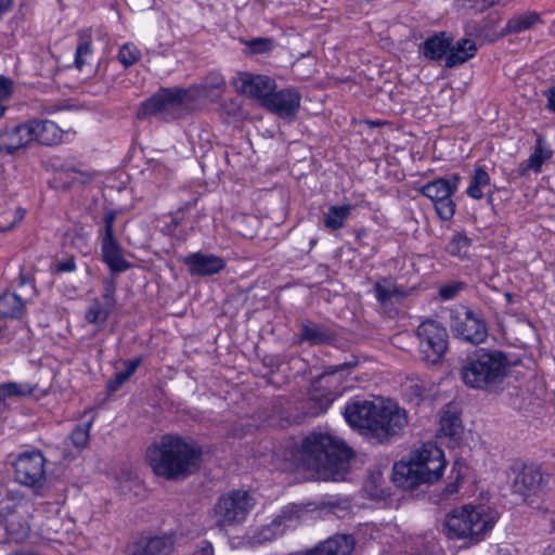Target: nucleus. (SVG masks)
<instances>
[{
  "label": "nucleus",
  "mask_w": 555,
  "mask_h": 555,
  "mask_svg": "<svg viewBox=\"0 0 555 555\" xmlns=\"http://www.w3.org/2000/svg\"><path fill=\"white\" fill-rule=\"evenodd\" d=\"M351 457L352 451L345 441L330 433L310 434L302 440L299 451L301 464L324 480L341 479Z\"/></svg>",
  "instance_id": "1"
},
{
  "label": "nucleus",
  "mask_w": 555,
  "mask_h": 555,
  "mask_svg": "<svg viewBox=\"0 0 555 555\" xmlns=\"http://www.w3.org/2000/svg\"><path fill=\"white\" fill-rule=\"evenodd\" d=\"M202 455L201 449L178 435L166 434L145 452L152 472L166 480L185 478Z\"/></svg>",
  "instance_id": "2"
},
{
  "label": "nucleus",
  "mask_w": 555,
  "mask_h": 555,
  "mask_svg": "<svg viewBox=\"0 0 555 555\" xmlns=\"http://www.w3.org/2000/svg\"><path fill=\"white\" fill-rule=\"evenodd\" d=\"M446 465L442 450L431 442L424 443L411 453L409 461L395 464L392 479L398 487L414 489L439 480Z\"/></svg>",
  "instance_id": "3"
},
{
  "label": "nucleus",
  "mask_w": 555,
  "mask_h": 555,
  "mask_svg": "<svg viewBox=\"0 0 555 555\" xmlns=\"http://www.w3.org/2000/svg\"><path fill=\"white\" fill-rule=\"evenodd\" d=\"M508 375V359L501 350L480 348L461 364L460 376L472 389L494 391Z\"/></svg>",
  "instance_id": "4"
},
{
  "label": "nucleus",
  "mask_w": 555,
  "mask_h": 555,
  "mask_svg": "<svg viewBox=\"0 0 555 555\" xmlns=\"http://www.w3.org/2000/svg\"><path fill=\"white\" fill-rule=\"evenodd\" d=\"M498 513L483 505H464L446 517L444 532L449 539H466L478 543L492 530Z\"/></svg>",
  "instance_id": "5"
},
{
  "label": "nucleus",
  "mask_w": 555,
  "mask_h": 555,
  "mask_svg": "<svg viewBox=\"0 0 555 555\" xmlns=\"http://www.w3.org/2000/svg\"><path fill=\"white\" fill-rule=\"evenodd\" d=\"M358 365V361L353 357L351 361L341 364L332 365L319 375L312 383L309 397L306 401V414L317 416L325 412L333 401L340 396V384L343 377L348 375L351 369Z\"/></svg>",
  "instance_id": "6"
},
{
  "label": "nucleus",
  "mask_w": 555,
  "mask_h": 555,
  "mask_svg": "<svg viewBox=\"0 0 555 555\" xmlns=\"http://www.w3.org/2000/svg\"><path fill=\"white\" fill-rule=\"evenodd\" d=\"M255 505L253 496L242 490H234L221 495L215 507L216 526L220 529L242 524Z\"/></svg>",
  "instance_id": "7"
},
{
  "label": "nucleus",
  "mask_w": 555,
  "mask_h": 555,
  "mask_svg": "<svg viewBox=\"0 0 555 555\" xmlns=\"http://www.w3.org/2000/svg\"><path fill=\"white\" fill-rule=\"evenodd\" d=\"M416 335L422 360L428 364L438 363L448 349L447 330L436 321L427 320L418 325Z\"/></svg>",
  "instance_id": "8"
},
{
  "label": "nucleus",
  "mask_w": 555,
  "mask_h": 555,
  "mask_svg": "<svg viewBox=\"0 0 555 555\" xmlns=\"http://www.w3.org/2000/svg\"><path fill=\"white\" fill-rule=\"evenodd\" d=\"M460 180V176L454 173L430 181L420 189L434 203L437 215L442 220H450L454 216L455 204L452 195L456 192Z\"/></svg>",
  "instance_id": "9"
},
{
  "label": "nucleus",
  "mask_w": 555,
  "mask_h": 555,
  "mask_svg": "<svg viewBox=\"0 0 555 555\" xmlns=\"http://www.w3.org/2000/svg\"><path fill=\"white\" fill-rule=\"evenodd\" d=\"M46 459L40 451L21 453L14 462L15 480L42 494L46 483Z\"/></svg>",
  "instance_id": "10"
},
{
  "label": "nucleus",
  "mask_w": 555,
  "mask_h": 555,
  "mask_svg": "<svg viewBox=\"0 0 555 555\" xmlns=\"http://www.w3.org/2000/svg\"><path fill=\"white\" fill-rule=\"evenodd\" d=\"M450 327L455 336L475 345L481 344L488 336L482 315L466 307L452 311Z\"/></svg>",
  "instance_id": "11"
},
{
  "label": "nucleus",
  "mask_w": 555,
  "mask_h": 555,
  "mask_svg": "<svg viewBox=\"0 0 555 555\" xmlns=\"http://www.w3.org/2000/svg\"><path fill=\"white\" fill-rule=\"evenodd\" d=\"M116 211L108 210L104 214V228L101 231V247L104 262L112 272H124L129 268V263L122 256L121 246L114 235V223L116 220Z\"/></svg>",
  "instance_id": "12"
},
{
  "label": "nucleus",
  "mask_w": 555,
  "mask_h": 555,
  "mask_svg": "<svg viewBox=\"0 0 555 555\" xmlns=\"http://www.w3.org/2000/svg\"><path fill=\"white\" fill-rule=\"evenodd\" d=\"M185 96L186 92L183 90L163 89L141 104L137 116L138 118L173 116L182 106Z\"/></svg>",
  "instance_id": "13"
},
{
  "label": "nucleus",
  "mask_w": 555,
  "mask_h": 555,
  "mask_svg": "<svg viewBox=\"0 0 555 555\" xmlns=\"http://www.w3.org/2000/svg\"><path fill=\"white\" fill-rule=\"evenodd\" d=\"M375 422L373 437L383 442L399 435L408 424V417L397 404L382 401Z\"/></svg>",
  "instance_id": "14"
},
{
  "label": "nucleus",
  "mask_w": 555,
  "mask_h": 555,
  "mask_svg": "<svg viewBox=\"0 0 555 555\" xmlns=\"http://www.w3.org/2000/svg\"><path fill=\"white\" fill-rule=\"evenodd\" d=\"M382 401L354 399L347 403L344 416L347 423L360 430H365L373 436L375 418L377 417Z\"/></svg>",
  "instance_id": "15"
},
{
  "label": "nucleus",
  "mask_w": 555,
  "mask_h": 555,
  "mask_svg": "<svg viewBox=\"0 0 555 555\" xmlns=\"http://www.w3.org/2000/svg\"><path fill=\"white\" fill-rule=\"evenodd\" d=\"M177 535L165 533L162 535L142 537L128 546L129 555H171L175 552Z\"/></svg>",
  "instance_id": "16"
},
{
  "label": "nucleus",
  "mask_w": 555,
  "mask_h": 555,
  "mask_svg": "<svg viewBox=\"0 0 555 555\" xmlns=\"http://www.w3.org/2000/svg\"><path fill=\"white\" fill-rule=\"evenodd\" d=\"M177 535L165 533L162 535L142 537L128 546L129 555H171L175 552Z\"/></svg>",
  "instance_id": "17"
},
{
  "label": "nucleus",
  "mask_w": 555,
  "mask_h": 555,
  "mask_svg": "<svg viewBox=\"0 0 555 555\" xmlns=\"http://www.w3.org/2000/svg\"><path fill=\"white\" fill-rule=\"evenodd\" d=\"M301 95L296 89L287 88L273 91L264 100V107L281 118L292 119L300 108Z\"/></svg>",
  "instance_id": "18"
},
{
  "label": "nucleus",
  "mask_w": 555,
  "mask_h": 555,
  "mask_svg": "<svg viewBox=\"0 0 555 555\" xmlns=\"http://www.w3.org/2000/svg\"><path fill=\"white\" fill-rule=\"evenodd\" d=\"M275 88L276 83L274 79L264 75L243 73L236 80V89L240 92L247 94L250 98L261 100L262 105H264V100L271 96Z\"/></svg>",
  "instance_id": "19"
},
{
  "label": "nucleus",
  "mask_w": 555,
  "mask_h": 555,
  "mask_svg": "<svg viewBox=\"0 0 555 555\" xmlns=\"http://www.w3.org/2000/svg\"><path fill=\"white\" fill-rule=\"evenodd\" d=\"M183 263L188 267L191 275H212L225 267V260L219 256L204 253H192L184 257Z\"/></svg>",
  "instance_id": "20"
},
{
  "label": "nucleus",
  "mask_w": 555,
  "mask_h": 555,
  "mask_svg": "<svg viewBox=\"0 0 555 555\" xmlns=\"http://www.w3.org/2000/svg\"><path fill=\"white\" fill-rule=\"evenodd\" d=\"M302 513L304 508L299 505L285 506L269 526L261 529L259 541H270L274 537L283 534L286 528L296 525Z\"/></svg>",
  "instance_id": "21"
},
{
  "label": "nucleus",
  "mask_w": 555,
  "mask_h": 555,
  "mask_svg": "<svg viewBox=\"0 0 555 555\" xmlns=\"http://www.w3.org/2000/svg\"><path fill=\"white\" fill-rule=\"evenodd\" d=\"M33 142L28 122L8 127L0 132V152L9 155L26 147Z\"/></svg>",
  "instance_id": "22"
},
{
  "label": "nucleus",
  "mask_w": 555,
  "mask_h": 555,
  "mask_svg": "<svg viewBox=\"0 0 555 555\" xmlns=\"http://www.w3.org/2000/svg\"><path fill=\"white\" fill-rule=\"evenodd\" d=\"M28 125L33 141L42 145H54L62 141L63 131L51 120H30Z\"/></svg>",
  "instance_id": "23"
},
{
  "label": "nucleus",
  "mask_w": 555,
  "mask_h": 555,
  "mask_svg": "<svg viewBox=\"0 0 555 555\" xmlns=\"http://www.w3.org/2000/svg\"><path fill=\"white\" fill-rule=\"evenodd\" d=\"M354 546V541L350 535H335L314 550L308 555H350Z\"/></svg>",
  "instance_id": "24"
},
{
  "label": "nucleus",
  "mask_w": 555,
  "mask_h": 555,
  "mask_svg": "<svg viewBox=\"0 0 555 555\" xmlns=\"http://www.w3.org/2000/svg\"><path fill=\"white\" fill-rule=\"evenodd\" d=\"M451 43L452 38L447 33L435 34L423 42V55L430 61H438L443 56L447 57Z\"/></svg>",
  "instance_id": "25"
},
{
  "label": "nucleus",
  "mask_w": 555,
  "mask_h": 555,
  "mask_svg": "<svg viewBox=\"0 0 555 555\" xmlns=\"http://www.w3.org/2000/svg\"><path fill=\"white\" fill-rule=\"evenodd\" d=\"M477 47L474 40L462 38L454 46H450L449 53L446 57V67L453 68L462 65L475 56Z\"/></svg>",
  "instance_id": "26"
},
{
  "label": "nucleus",
  "mask_w": 555,
  "mask_h": 555,
  "mask_svg": "<svg viewBox=\"0 0 555 555\" xmlns=\"http://www.w3.org/2000/svg\"><path fill=\"white\" fill-rule=\"evenodd\" d=\"M375 298L384 308L400 302L405 293L397 286L390 279H382L374 285Z\"/></svg>",
  "instance_id": "27"
},
{
  "label": "nucleus",
  "mask_w": 555,
  "mask_h": 555,
  "mask_svg": "<svg viewBox=\"0 0 555 555\" xmlns=\"http://www.w3.org/2000/svg\"><path fill=\"white\" fill-rule=\"evenodd\" d=\"M553 156V151L547 144L544 137L537 135L533 153L530 155L526 166L520 169V175L524 176L528 170L540 172L542 165L550 160Z\"/></svg>",
  "instance_id": "28"
},
{
  "label": "nucleus",
  "mask_w": 555,
  "mask_h": 555,
  "mask_svg": "<svg viewBox=\"0 0 555 555\" xmlns=\"http://www.w3.org/2000/svg\"><path fill=\"white\" fill-rule=\"evenodd\" d=\"M14 507L15 504L10 501L0 502V515L4 518L8 532L16 540H22L27 537L29 526L25 520H14Z\"/></svg>",
  "instance_id": "29"
},
{
  "label": "nucleus",
  "mask_w": 555,
  "mask_h": 555,
  "mask_svg": "<svg viewBox=\"0 0 555 555\" xmlns=\"http://www.w3.org/2000/svg\"><path fill=\"white\" fill-rule=\"evenodd\" d=\"M33 387L26 383L7 382L0 384V412L5 411L10 402L31 395Z\"/></svg>",
  "instance_id": "30"
},
{
  "label": "nucleus",
  "mask_w": 555,
  "mask_h": 555,
  "mask_svg": "<svg viewBox=\"0 0 555 555\" xmlns=\"http://www.w3.org/2000/svg\"><path fill=\"white\" fill-rule=\"evenodd\" d=\"M333 337V332L321 324L306 322L300 325L301 341H308L311 345H320L331 341Z\"/></svg>",
  "instance_id": "31"
},
{
  "label": "nucleus",
  "mask_w": 555,
  "mask_h": 555,
  "mask_svg": "<svg viewBox=\"0 0 555 555\" xmlns=\"http://www.w3.org/2000/svg\"><path fill=\"white\" fill-rule=\"evenodd\" d=\"M541 474L533 467H524L513 481L514 491L519 494H526L534 490L541 482Z\"/></svg>",
  "instance_id": "32"
},
{
  "label": "nucleus",
  "mask_w": 555,
  "mask_h": 555,
  "mask_svg": "<svg viewBox=\"0 0 555 555\" xmlns=\"http://www.w3.org/2000/svg\"><path fill=\"white\" fill-rule=\"evenodd\" d=\"M24 309L25 302L15 293L4 292L0 295V318L18 319Z\"/></svg>",
  "instance_id": "33"
},
{
  "label": "nucleus",
  "mask_w": 555,
  "mask_h": 555,
  "mask_svg": "<svg viewBox=\"0 0 555 555\" xmlns=\"http://www.w3.org/2000/svg\"><path fill=\"white\" fill-rule=\"evenodd\" d=\"M541 22L540 15L535 12H524L513 16L506 23L504 30L507 34H518L533 28Z\"/></svg>",
  "instance_id": "34"
},
{
  "label": "nucleus",
  "mask_w": 555,
  "mask_h": 555,
  "mask_svg": "<svg viewBox=\"0 0 555 555\" xmlns=\"http://www.w3.org/2000/svg\"><path fill=\"white\" fill-rule=\"evenodd\" d=\"M112 310L103 305L99 298H94L86 309L85 320L101 330L105 325Z\"/></svg>",
  "instance_id": "35"
},
{
  "label": "nucleus",
  "mask_w": 555,
  "mask_h": 555,
  "mask_svg": "<svg viewBox=\"0 0 555 555\" xmlns=\"http://www.w3.org/2000/svg\"><path fill=\"white\" fill-rule=\"evenodd\" d=\"M491 182L489 173L483 167H476L473 171L470 183L466 190V194L474 199L483 197V189L489 186Z\"/></svg>",
  "instance_id": "36"
},
{
  "label": "nucleus",
  "mask_w": 555,
  "mask_h": 555,
  "mask_svg": "<svg viewBox=\"0 0 555 555\" xmlns=\"http://www.w3.org/2000/svg\"><path fill=\"white\" fill-rule=\"evenodd\" d=\"M201 89L206 98L216 101L225 90V79L218 73H210L202 82Z\"/></svg>",
  "instance_id": "37"
},
{
  "label": "nucleus",
  "mask_w": 555,
  "mask_h": 555,
  "mask_svg": "<svg viewBox=\"0 0 555 555\" xmlns=\"http://www.w3.org/2000/svg\"><path fill=\"white\" fill-rule=\"evenodd\" d=\"M351 206H332L324 216V224L327 229L334 231L344 227L345 220L350 215Z\"/></svg>",
  "instance_id": "38"
},
{
  "label": "nucleus",
  "mask_w": 555,
  "mask_h": 555,
  "mask_svg": "<svg viewBox=\"0 0 555 555\" xmlns=\"http://www.w3.org/2000/svg\"><path fill=\"white\" fill-rule=\"evenodd\" d=\"M142 175L153 184L162 186L168 180L169 170L162 163L152 160L146 164Z\"/></svg>",
  "instance_id": "39"
},
{
  "label": "nucleus",
  "mask_w": 555,
  "mask_h": 555,
  "mask_svg": "<svg viewBox=\"0 0 555 555\" xmlns=\"http://www.w3.org/2000/svg\"><path fill=\"white\" fill-rule=\"evenodd\" d=\"M91 43L92 38L90 29L80 30L78 33V46L75 55V64L78 68H81L86 63V59L91 55Z\"/></svg>",
  "instance_id": "40"
},
{
  "label": "nucleus",
  "mask_w": 555,
  "mask_h": 555,
  "mask_svg": "<svg viewBox=\"0 0 555 555\" xmlns=\"http://www.w3.org/2000/svg\"><path fill=\"white\" fill-rule=\"evenodd\" d=\"M440 431L448 437H456L462 431L461 420L456 413L447 412L440 420Z\"/></svg>",
  "instance_id": "41"
},
{
  "label": "nucleus",
  "mask_w": 555,
  "mask_h": 555,
  "mask_svg": "<svg viewBox=\"0 0 555 555\" xmlns=\"http://www.w3.org/2000/svg\"><path fill=\"white\" fill-rule=\"evenodd\" d=\"M140 50L133 43H125L118 52V61L125 66L130 67L140 60Z\"/></svg>",
  "instance_id": "42"
},
{
  "label": "nucleus",
  "mask_w": 555,
  "mask_h": 555,
  "mask_svg": "<svg viewBox=\"0 0 555 555\" xmlns=\"http://www.w3.org/2000/svg\"><path fill=\"white\" fill-rule=\"evenodd\" d=\"M91 422L78 425L70 434V439L77 448H83L89 441Z\"/></svg>",
  "instance_id": "43"
},
{
  "label": "nucleus",
  "mask_w": 555,
  "mask_h": 555,
  "mask_svg": "<svg viewBox=\"0 0 555 555\" xmlns=\"http://www.w3.org/2000/svg\"><path fill=\"white\" fill-rule=\"evenodd\" d=\"M103 295L101 302L108 308L113 309L116 304L115 293L116 284L113 280H105L103 283Z\"/></svg>",
  "instance_id": "44"
},
{
  "label": "nucleus",
  "mask_w": 555,
  "mask_h": 555,
  "mask_svg": "<svg viewBox=\"0 0 555 555\" xmlns=\"http://www.w3.org/2000/svg\"><path fill=\"white\" fill-rule=\"evenodd\" d=\"M253 53H266L272 50L273 41L269 38H256L248 42Z\"/></svg>",
  "instance_id": "45"
},
{
  "label": "nucleus",
  "mask_w": 555,
  "mask_h": 555,
  "mask_svg": "<svg viewBox=\"0 0 555 555\" xmlns=\"http://www.w3.org/2000/svg\"><path fill=\"white\" fill-rule=\"evenodd\" d=\"M462 477L460 474H456L455 479L450 481L440 495V502L450 500L454 494H456L460 490Z\"/></svg>",
  "instance_id": "46"
},
{
  "label": "nucleus",
  "mask_w": 555,
  "mask_h": 555,
  "mask_svg": "<svg viewBox=\"0 0 555 555\" xmlns=\"http://www.w3.org/2000/svg\"><path fill=\"white\" fill-rule=\"evenodd\" d=\"M461 288H462V284H460V283L444 285V286L440 287L439 295L442 299L450 300L459 294Z\"/></svg>",
  "instance_id": "47"
},
{
  "label": "nucleus",
  "mask_w": 555,
  "mask_h": 555,
  "mask_svg": "<svg viewBox=\"0 0 555 555\" xmlns=\"http://www.w3.org/2000/svg\"><path fill=\"white\" fill-rule=\"evenodd\" d=\"M10 215L13 216V220L8 223L0 222V231H7L12 229L17 222H20L25 217V210L23 208H16L13 211H9Z\"/></svg>",
  "instance_id": "48"
},
{
  "label": "nucleus",
  "mask_w": 555,
  "mask_h": 555,
  "mask_svg": "<svg viewBox=\"0 0 555 555\" xmlns=\"http://www.w3.org/2000/svg\"><path fill=\"white\" fill-rule=\"evenodd\" d=\"M129 377L125 375L124 372H118L114 375V377L108 382L107 388L111 392L117 391Z\"/></svg>",
  "instance_id": "49"
},
{
  "label": "nucleus",
  "mask_w": 555,
  "mask_h": 555,
  "mask_svg": "<svg viewBox=\"0 0 555 555\" xmlns=\"http://www.w3.org/2000/svg\"><path fill=\"white\" fill-rule=\"evenodd\" d=\"M12 80L4 76H0V100H7L12 93Z\"/></svg>",
  "instance_id": "50"
},
{
  "label": "nucleus",
  "mask_w": 555,
  "mask_h": 555,
  "mask_svg": "<svg viewBox=\"0 0 555 555\" xmlns=\"http://www.w3.org/2000/svg\"><path fill=\"white\" fill-rule=\"evenodd\" d=\"M53 270L56 273L73 272L76 270V262L74 258H68L64 261L56 263Z\"/></svg>",
  "instance_id": "51"
},
{
  "label": "nucleus",
  "mask_w": 555,
  "mask_h": 555,
  "mask_svg": "<svg viewBox=\"0 0 555 555\" xmlns=\"http://www.w3.org/2000/svg\"><path fill=\"white\" fill-rule=\"evenodd\" d=\"M68 175L73 173V180L77 181L79 183H86L87 181L91 180V175L77 170L75 168H69L66 170Z\"/></svg>",
  "instance_id": "52"
},
{
  "label": "nucleus",
  "mask_w": 555,
  "mask_h": 555,
  "mask_svg": "<svg viewBox=\"0 0 555 555\" xmlns=\"http://www.w3.org/2000/svg\"><path fill=\"white\" fill-rule=\"evenodd\" d=\"M141 364V358H137L133 360H128L125 362L126 370L124 371L125 375L129 378L134 374L139 365Z\"/></svg>",
  "instance_id": "53"
},
{
  "label": "nucleus",
  "mask_w": 555,
  "mask_h": 555,
  "mask_svg": "<svg viewBox=\"0 0 555 555\" xmlns=\"http://www.w3.org/2000/svg\"><path fill=\"white\" fill-rule=\"evenodd\" d=\"M545 96L547 99V104H546V107L554 112L555 113V86L550 88L546 92H545Z\"/></svg>",
  "instance_id": "54"
},
{
  "label": "nucleus",
  "mask_w": 555,
  "mask_h": 555,
  "mask_svg": "<svg viewBox=\"0 0 555 555\" xmlns=\"http://www.w3.org/2000/svg\"><path fill=\"white\" fill-rule=\"evenodd\" d=\"M467 242H468V240L465 236H462V235L455 236L453 242L450 245V251L452 254H454L455 253V245H460V244L467 245Z\"/></svg>",
  "instance_id": "55"
},
{
  "label": "nucleus",
  "mask_w": 555,
  "mask_h": 555,
  "mask_svg": "<svg viewBox=\"0 0 555 555\" xmlns=\"http://www.w3.org/2000/svg\"><path fill=\"white\" fill-rule=\"evenodd\" d=\"M11 0H0V14H2L10 5Z\"/></svg>",
  "instance_id": "56"
},
{
  "label": "nucleus",
  "mask_w": 555,
  "mask_h": 555,
  "mask_svg": "<svg viewBox=\"0 0 555 555\" xmlns=\"http://www.w3.org/2000/svg\"><path fill=\"white\" fill-rule=\"evenodd\" d=\"M60 108H61L60 106H54V105H53V106H47V107H44L43 109H44V112H46L47 114H53V113H55L56 111H59Z\"/></svg>",
  "instance_id": "57"
},
{
  "label": "nucleus",
  "mask_w": 555,
  "mask_h": 555,
  "mask_svg": "<svg viewBox=\"0 0 555 555\" xmlns=\"http://www.w3.org/2000/svg\"><path fill=\"white\" fill-rule=\"evenodd\" d=\"M9 555H38L34 552H29V551H17V552H14V553H11Z\"/></svg>",
  "instance_id": "58"
},
{
  "label": "nucleus",
  "mask_w": 555,
  "mask_h": 555,
  "mask_svg": "<svg viewBox=\"0 0 555 555\" xmlns=\"http://www.w3.org/2000/svg\"><path fill=\"white\" fill-rule=\"evenodd\" d=\"M542 555H555V547H553V546L546 547Z\"/></svg>",
  "instance_id": "59"
},
{
  "label": "nucleus",
  "mask_w": 555,
  "mask_h": 555,
  "mask_svg": "<svg viewBox=\"0 0 555 555\" xmlns=\"http://www.w3.org/2000/svg\"><path fill=\"white\" fill-rule=\"evenodd\" d=\"M3 100H0V117L3 116L5 112V106L2 104Z\"/></svg>",
  "instance_id": "60"
},
{
  "label": "nucleus",
  "mask_w": 555,
  "mask_h": 555,
  "mask_svg": "<svg viewBox=\"0 0 555 555\" xmlns=\"http://www.w3.org/2000/svg\"><path fill=\"white\" fill-rule=\"evenodd\" d=\"M505 298H506L507 302H512L513 295L511 293H505Z\"/></svg>",
  "instance_id": "61"
}]
</instances>
